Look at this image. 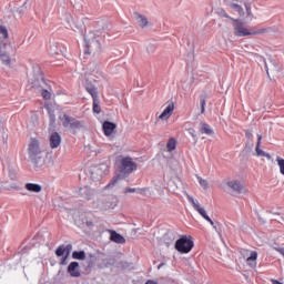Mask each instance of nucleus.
Instances as JSON below:
<instances>
[{
  "mask_svg": "<svg viewBox=\"0 0 284 284\" xmlns=\"http://www.w3.org/2000/svg\"><path fill=\"white\" fill-rule=\"evenodd\" d=\"M276 161H277V165H278V168H280V172H281V174H283V176H284V159L281 158V156H277V158H276Z\"/></svg>",
  "mask_w": 284,
  "mask_h": 284,
  "instance_id": "obj_42",
  "label": "nucleus"
},
{
  "mask_svg": "<svg viewBox=\"0 0 284 284\" xmlns=\"http://www.w3.org/2000/svg\"><path fill=\"white\" fill-rule=\"evenodd\" d=\"M72 258L75 261H85V251H73Z\"/></svg>",
  "mask_w": 284,
  "mask_h": 284,
  "instance_id": "obj_29",
  "label": "nucleus"
},
{
  "mask_svg": "<svg viewBox=\"0 0 284 284\" xmlns=\"http://www.w3.org/2000/svg\"><path fill=\"white\" fill-rule=\"evenodd\" d=\"M145 284H159V282L154 281V280H148L145 282Z\"/></svg>",
  "mask_w": 284,
  "mask_h": 284,
  "instance_id": "obj_56",
  "label": "nucleus"
},
{
  "mask_svg": "<svg viewBox=\"0 0 284 284\" xmlns=\"http://www.w3.org/2000/svg\"><path fill=\"white\" fill-rule=\"evenodd\" d=\"M27 152L29 161L33 164L36 170H39L45 165V158L43 156V151L41 150V142H39L37 138H31Z\"/></svg>",
  "mask_w": 284,
  "mask_h": 284,
  "instance_id": "obj_3",
  "label": "nucleus"
},
{
  "mask_svg": "<svg viewBox=\"0 0 284 284\" xmlns=\"http://www.w3.org/2000/svg\"><path fill=\"white\" fill-rule=\"evenodd\" d=\"M189 132L191 136H193L194 141H199V138L196 136V131L194 129H189Z\"/></svg>",
  "mask_w": 284,
  "mask_h": 284,
  "instance_id": "obj_52",
  "label": "nucleus"
},
{
  "mask_svg": "<svg viewBox=\"0 0 284 284\" xmlns=\"http://www.w3.org/2000/svg\"><path fill=\"white\" fill-rule=\"evenodd\" d=\"M101 101L99 98H93V112L94 114H101Z\"/></svg>",
  "mask_w": 284,
  "mask_h": 284,
  "instance_id": "obj_33",
  "label": "nucleus"
},
{
  "mask_svg": "<svg viewBox=\"0 0 284 284\" xmlns=\"http://www.w3.org/2000/svg\"><path fill=\"white\" fill-rule=\"evenodd\" d=\"M264 68L266 70V74H267V77L270 79V67H267V62L264 63Z\"/></svg>",
  "mask_w": 284,
  "mask_h": 284,
  "instance_id": "obj_55",
  "label": "nucleus"
},
{
  "mask_svg": "<svg viewBox=\"0 0 284 284\" xmlns=\"http://www.w3.org/2000/svg\"><path fill=\"white\" fill-rule=\"evenodd\" d=\"M26 190H28V192H36L37 194H39V192H41V190H43V186H41V184H37V183H27L24 185Z\"/></svg>",
  "mask_w": 284,
  "mask_h": 284,
  "instance_id": "obj_26",
  "label": "nucleus"
},
{
  "mask_svg": "<svg viewBox=\"0 0 284 284\" xmlns=\"http://www.w3.org/2000/svg\"><path fill=\"white\" fill-rule=\"evenodd\" d=\"M68 274L72 276V278H79L81 276V271H79V262H71L67 268Z\"/></svg>",
  "mask_w": 284,
  "mask_h": 284,
  "instance_id": "obj_17",
  "label": "nucleus"
},
{
  "mask_svg": "<svg viewBox=\"0 0 284 284\" xmlns=\"http://www.w3.org/2000/svg\"><path fill=\"white\" fill-rule=\"evenodd\" d=\"M95 33L90 32L89 34H84V54H90V52H102L101 49V31L105 32V30H111L112 24L108 22V20H100L95 22ZM91 50V51H90Z\"/></svg>",
  "mask_w": 284,
  "mask_h": 284,
  "instance_id": "obj_1",
  "label": "nucleus"
},
{
  "mask_svg": "<svg viewBox=\"0 0 284 284\" xmlns=\"http://www.w3.org/2000/svg\"><path fill=\"white\" fill-rule=\"evenodd\" d=\"M172 112H174V103H170L160 114L159 119H161V121L168 120L172 116Z\"/></svg>",
  "mask_w": 284,
  "mask_h": 284,
  "instance_id": "obj_19",
  "label": "nucleus"
},
{
  "mask_svg": "<svg viewBox=\"0 0 284 284\" xmlns=\"http://www.w3.org/2000/svg\"><path fill=\"white\" fill-rule=\"evenodd\" d=\"M189 203H191V205H193V209L195 210V205H199V202L194 201V197H192L191 195L186 196Z\"/></svg>",
  "mask_w": 284,
  "mask_h": 284,
  "instance_id": "obj_49",
  "label": "nucleus"
},
{
  "mask_svg": "<svg viewBox=\"0 0 284 284\" xmlns=\"http://www.w3.org/2000/svg\"><path fill=\"white\" fill-rule=\"evenodd\" d=\"M265 159H268V161L272 159V155L270 153H264Z\"/></svg>",
  "mask_w": 284,
  "mask_h": 284,
  "instance_id": "obj_58",
  "label": "nucleus"
},
{
  "mask_svg": "<svg viewBox=\"0 0 284 284\" xmlns=\"http://www.w3.org/2000/svg\"><path fill=\"white\" fill-rule=\"evenodd\" d=\"M226 185L229 187H231V190L233 192H236V194H242L243 193V185L239 181H236V180L235 181H229L226 183Z\"/></svg>",
  "mask_w": 284,
  "mask_h": 284,
  "instance_id": "obj_21",
  "label": "nucleus"
},
{
  "mask_svg": "<svg viewBox=\"0 0 284 284\" xmlns=\"http://www.w3.org/2000/svg\"><path fill=\"white\" fill-rule=\"evenodd\" d=\"M70 252H72V244L64 245V255L70 256Z\"/></svg>",
  "mask_w": 284,
  "mask_h": 284,
  "instance_id": "obj_47",
  "label": "nucleus"
},
{
  "mask_svg": "<svg viewBox=\"0 0 284 284\" xmlns=\"http://www.w3.org/2000/svg\"><path fill=\"white\" fill-rule=\"evenodd\" d=\"M0 60L2 61L3 65H10L12 62L10 59V53H0Z\"/></svg>",
  "mask_w": 284,
  "mask_h": 284,
  "instance_id": "obj_35",
  "label": "nucleus"
},
{
  "mask_svg": "<svg viewBox=\"0 0 284 284\" xmlns=\"http://www.w3.org/2000/svg\"><path fill=\"white\" fill-rule=\"evenodd\" d=\"M197 181H199L200 185H201L202 187H204V190H207V187H209L207 180H203V178L197 176Z\"/></svg>",
  "mask_w": 284,
  "mask_h": 284,
  "instance_id": "obj_44",
  "label": "nucleus"
},
{
  "mask_svg": "<svg viewBox=\"0 0 284 284\" xmlns=\"http://www.w3.org/2000/svg\"><path fill=\"white\" fill-rule=\"evenodd\" d=\"M68 257H69V255L62 256L60 260V265H68Z\"/></svg>",
  "mask_w": 284,
  "mask_h": 284,
  "instance_id": "obj_53",
  "label": "nucleus"
},
{
  "mask_svg": "<svg viewBox=\"0 0 284 284\" xmlns=\"http://www.w3.org/2000/svg\"><path fill=\"white\" fill-rule=\"evenodd\" d=\"M60 17L65 28L73 30V32H79V34H83V23L74 21L72 13H70L65 8L61 10Z\"/></svg>",
  "mask_w": 284,
  "mask_h": 284,
  "instance_id": "obj_6",
  "label": "nucleus"
},
{
  "mask_svg": "<svg viewBox=\"0 0 284 284\" xmlns=\"http://www.w3.org/2000/svg\"><path fill=\"white\" fill-rule=\"evenodd\" d=\"M49 119H50V123H54V121H57V116L54 115L53 110H49Z\"/></svg>",
  "mask_w": 284,
  "mask_h": 284,
  "instance_id": "obj_48",
  "label": "nucleus"
},
{
  "mask_svg": "<svg viewBox=\"0 0 284 284\" xmlns=\"http://www.w3.org/2000/svg\"><path fill=\"white\" fill-rule=\"evenodd\" d=\"M0 34L2 39H8V28H6V26L0 24Z\"/></svg>",
  "mask_w": 284,
  "mask_h": 284,
  "instance_id": "obj_43",
  "label": "nucleus"
},
{
  "mask_svg": "<svg viewBox=\"0 0 284 284\" xmlns=\"http://www.w3.org/2000/svg\"><path fill=\"white\" fill-rule=\"evenodd\" d=\"M172 112H174V103H170L160 114L159 119H161V121L168 120L172 116Z\"/></svg>",
  "mask_w": 284,
  "mask_h": 284,
  "instance_id": "obj_20",
  "label": "nucleus"
},
{
  "mask_svg": "<svg viewBox=\"0 0 284 284\" xmlns=\"http://www.w3.org/2000/svg\"><path fill=\"white\" fill-rule=\"evenodd\" d=\"M205 221H207V223H210V225H212V226L215 224L214 221L212 220V217H210V216H209V220H205Z\"/></svg>",
  "mask_w": 284,
  "mask_h": 284,
  "instance_id": "obj_57",
  "label": "nucleus"
},
{
  "mask_svg": "<svg viewBox=\"0 0 284 284\" xmlns=\"http://www.w3.org/2000/svg\"><path fill=\"white\" fill-rule=\"evenodd\" d=\"M195 212H197L200 214V216H202V219L205 220H210V215H207V212H205V209L201 207V205H195Z\"/></svg>",
  "mask_w": 284,
  "mask_h": 284,
  "instance_id": "obj_32",
  "label": "nucleus"
},
{
  "mask_svg": "<svg viewBox=\"0 0 284 284\" xmlns=\"http://www.w3.org/2000/svg\"><path fill=\"white\" fill-rule=\"evenodd\" d=\"M268 61L271 63L272 74H274V77H278L284 69L283 63H281L280 61H276L274 58H270Z\"/></svg>",
  "mask_w": 284,
  "mask_h": 284,
  "instance_id": "obj_14",
  "label": "nucleus"
},
{
  "mask_svg": "<svg viewBox=\"0 0 284 284\" xmlns=\"http://www.w3.org/2000/svg\"><path fill=\"white\" fill-rule=\"evenodd\" d=\"M82 223L87 225V227H94V221H92V219H90L89 216H84L82 219Z\"/></svg>",
  "mask_w": 284,
  "mask_h": 284,
  "instance_id": "obj_40",
  "label": "nucleus"
},
{
  "mask_svg": "<svg viewBox=\"0 0 284 284\" xmlns=\"http://www.w3.org/2000/svg\"><path fill=\"white\" fill-rule=\"evenodd\" d=\"M0 128H1V121H0Z\"/></svg>",
  "mask_w": 284,
  "mask_h": 284,
  "instance_id": "obj_62",
  "label": "nucleus"
},
{
  "mask_svg": "<svg viewBox=\"0 0 284 284\" xmlns=\"http://www.w3.org/2000/svg\"><path fill=\"white\" fill-rule=\"evenodd\" d=\"M212 227H214V229H215V232H217V234H220V235H221V233L223 232V231L221 230V223H219V222H216V224H213Z\"/></svg>",
  "mask_w": 284,
  "mask_h": 284,
  "instance_id": "obj_51",
  "label": "nucleus"
},
{
  "mask_svg": "<svg viewBox=\"0 0 284 284\" xmlns=\"http://www.w3.org/2000/svg\"><path fill=\"white\" fill-rule=\"evenodd\" d=\"M134 192H136L138 194H145V190L144 189H132V187H125L124 189V194H134Z\"/></svg>",
  "mask_w": 284,
  "mask_h": 284,
  "instance_id": "obj_34",
  "label": "nucleus"
},
{
  "mask_svg": "<svg viewBox=\"0 0 284 284\" xmlns=\"http://www.w3.org/2000/svg\"><path fill=\"white\" fill-rule=\"evenodd\" d=\"M108 174H110V170L106 164H99L91 170V179L95 182L101 181Z\"/></svg>",
  "mask_w": 284,
  "mask_h": 284,
  "instance_id": "obj_9",
  "label": "nucleus"
},
{
  "mask_svg": "<svg viewBox=\"0 0 284 284\" xmlns=\"http://www.w3.org/2000/svg\"><path fill=\"white\" fill-rule=\"evenodd\" d=\"M139 164L132 161V158L125 156L120 160L118 165V173L111 179L106 187H114L119 181L128 179L132 172H136Z\"/></svg>",
  "mask_w": 284,
  "mask_h": 284,
  "instance_id": "obj_2",
  "label": "nucleus"
},
{
  "mask_svg": "<svg viewBox=\"0 0 284 284\" xmlns=\"http://www.w3.org/2000/svg\"><path fill=\"white\" fill-rule=\"evenodd\" d=\"M261 141H263V135L257 134V143L255 146V152L257 156H265V151L261 150Z\"/></svg>",
  "mask_w": 284,
  "mask_h": 284,
  "instance_id": "obj_27",
  "label": "nucleus"
},
{
  "mask_svg": "<svg viewBox=\"0 0 284 284\" xmlns=\"http://www.w3.org/2000/svg\"><path fill=\"white\" fill-rule=\"evenodd\" d=\"M256 258H258V253L256 251H252L246 261H256Z\"/></svg>",
  "mask_w": 284,
  "mask_h": 284,
  "instance_id": "obj_45",
  "label": "nucleus"
},
{
  "mask_svg": "<svg viewBox=\"0 0 284 284\" xmlns=\"http://www.w3.org/2000/svg\"><path fill=\"white\" fill-rule=\"evenodd\" d=\"M102 130L104 136H112V134H114V130H116V123L106 120L102 123Z\"/></svg>",
  "mask_w": 284,
  "mask_h": 284,
  "instance_id": "obj_15",
  "label": "nucleus"
},
{
  "mask_svg": "<svg viewBox=\"0 0 284 284\" xmlns=\"http://www.w3.org/2000/svg\"><path fill=\"white\" fill-rule=\"evenodd\" d=\"M244 8L246 10V14L250 19L254 17V13H252V3L250 2H244Z\"/></svg>",
  "mask_w": 284,
  "mask_h": 284,
  "instance_id": "obj_39",
  "label": "nucleus"
},
{
  "mask_svg": "<svg viewBox=\"0 0 284 284\" xmlns=\"http://www.w3.org/2000/svg\"><path fill=\"white\" fill-rule=\"evenodd\" d=\"M89 261L87 262V267L92 268L94 267L95 263H97V256L92 255V253L89 254Z\"/></svg>",
  "mask_w": 284,
  "mask_h": 284,
  "instance_id": "obj_38",
  "label": "nucleus"
},
{
  "mask_svg": "<svg viewBox=\"0 0 284 284\" xmlns=\"http://www.w3.org/2000/svg\"><path fill=\"white\" fill-rule=\"evenodd\" d=\"M166 150L168 152H174V150H176V139L174 138L169 139L166 143Z\"/></svg>",
  "mask_w": 284,
  "mask_h": 284,
  "instance_id": "obj_31",
  "label": "nucleus"
},
{
  "mask_svg": "<svg viewBox=\"0 0 284 284\" xmlns=\"http://www.w3.org/2000/svg\"><path fill=\"white\" fill-rule=\"evenodd\" d=\"M216 14H217L219 17H221L222 19H230V21H232V19H234V18L230 17V14H227V12L225 11V9H223V8L217 9V10H216Z\"/></svg>",
  "mask_w": 284,
  "mask_h": 284,
  "instance_id": "obj_36",
  "label": "nucleus"
},
{
  "mask_svg": "<svg viewBox=\"0 0 284 284\" xmlns=\"http://www.w3.org/2000/svg\"><path fill=\"white\" fill-rule=\"evenodd\" d=\"M29 83L31 88H33L34 90H40L45 88V85H48V80H45V75L41 70V65L39 64L33 65V72L31 78L29 79Z\"/></svg>",
  "mask_w": 284,
  "mask_h": 284,
  "instance_id": "obj_5",
  "label": "nucleus"
},
{
  "mask_svg": "<svg viewBox=\"0 0 284 284\" xmlns=\"http://www.w3.org/2000/svg\"><path fill=\"white\" fill-rule=\"evenodd\" d=\"M12 52V44L6 40H0V54L7 53L10 54Z\"/></svg>",
  "mask_w": 284,
  "mask_h": 284,
  "instance_id": "obj_24",
  "label": "nucleus"
},
{
  "mask_svg": "<svg viewBox=\"0 0 284 284\" xmlns=\"http://www.w3.org/2000/svg\"><path fill=\"white\" fill-rule=\"evenodd\" d=\"M148 52H153L154 50H156V47H154V44H151L148 47Z\"/></svg>",
  "mask_w": 284,
  "mask_h": 284,
  "instance_id": "obj_54",
  "label": "nucleus"
},
{
  "mask_svg": "<svg viewBox=\"0 0 284 284\" xmlns=\"http://www.w3.org/2000/svg\"><path fill=\"white\" fill-rule=\"evenodd\" d=\"M134 17L136 20L138 26H140V28H145V26H148L149 21L148 18L139 12H134Z\"/></svg>",
  "mask_w": 284,
  "mask_h": 284,
  "instance_id": "obj_23",
  "label": "nucleus"
},
{
  "mask_svg": "<svg viewBox=\"0 0 284 284\" xmlns=\"http://www.w3.org/2000/svg\"><path fill=\"white\" fill-rule=\"evenodd\" d=\"M110 241L123 245V243H125V237H123V235H121L116 231H111Z\"/></svg>",
  "mask_w": 284,
  "mask_h": 284,
  "instance_id": "obj_22",
  "label": "nucleus"
},
{
  "mask_svg": "<svg viewBox=\"0 0 284 284\" xmlns=\"http://www.w3.org/2000/svg\"><path fill=\"white\" fill-rule=\"evenodd\" d=\"M49 54L57 57V54H65V48L61 42L50 41Z\"/></svg>",
  "mask_w": 284,
  "mask_h": 284,
  "instance_id": "obj_11",
  "label": "nucleus"
},
{
  "mask_svg": "<svg viewBox=\"0 0 284 284\" xmlns=\"http://www.w3.org/2000/svg\"><path fill=\"white\" fill-rule=\"evenodd\" d=\"M176 241V232L169 230L162 237V243L165 247H170V245H174Z\"/></svg>",
  "mask_w": 284,
  "mask_h": 284,
  "instance_id": "obj_12",
  "label": "nucleus"
},
{
  "mask_svg": "<svg viewBox=\"0 0 284 284\" xmlns=\"http://www.w3.org/2000/svg\"><path fill=\"white\" fill-rule=\"evenodd\" d=\"M84 89L91 94L92 99H99V89L90 80H85Z\"/></svg>",
  "mask_w": 284,
  "mask_h": 284,
  "instance_id": "obj_16",
  "label": "nucleus"
},
{
  "mask_svg": "<svg viewBox=\"0 0 284 284\" xmlns=\"http://www.w3.org/2000/svg\"><path fill=\"white\" fill-rule=\"evenodd\" d=\"M77 194L82 201H92V199H94V190L90 186L79 187Z\"/></svg>",
  "mask_w": 284,
  "mask_h": 284,
  "instance_id": "obj_10",
  "label": "nucleus"
},
{
  "mask_svg": "<svg viewBox=\"0 0 284 284\" xmlns=\"http://www.w3.org/2000/svg\"><path fill=\"white\" fill-rule=\"evenodd\" d=\"M42 98L44 99V101H50L52 99V93H50V91H48V89H40Z\"/></svg>",
  "mask_w": 284,
  "mask_h": 284,
  "instance_id": "obj_37",
  "label": "nucleus"
},
{
  "mask_svg": "<svg viewBox=\"0 0 284 284\" xmlns=\"http://www.w3.org/2000/svg\"><path fill=\"white\" fill-rule=\"evenodd\" d=\"M65 255V248H64V245H60L57 247L55 250V256L58 257H61V256H64Z\"/></svg>",
  "mask_w": 284,
  "mask_h": 284,
  "instance_id": "obj_41",
  "label": "nucleus"
},
{
  "mask_svg": "<svg viewBox=\"0 0 284 284\" xmlns=\"http://www.w3.org/2000/svg\"><path fill=\"white\" fill-rule=\"evenodd\" d=\"M174 247L180 254H190L194 248V240H192V236L182 235L175 241Z\"/></svg>",
  "mask_w": 284,
  "mask_h": 284,
  "instance_id": "obj_7",
  "label": "nucleus"
},
{
  "mask_svg": "<svg viewBox=\"0 0 284 284\" xmlns=\"http://www.w3.org/2000/svg\"><path fill=\"white\" fill-rule=\"evenodd\" d=\"M234 37H252V34H265V29H251L245 28V22L242 19H232Z\"/></svg>",
  "mask_w": 284,
  "mask_h": 284,
  "instance_id": "obj_4",
  "label": "nucleus"
},
{
  "mask_svg": "<svg viewBox=\"0 0 284 284\" xmlns=\"http://www.w3.org/2000/svg\"><path fill=\"white\" fill-rule=\"evenodd\" d=\"M273 284H283L282 282H280L278 280H272Z\"/></svg>",
  "mask_w": 284,
  "mask_h": 284,
  "instance_id": "obj_59",
  "label": "nucleus"
},
{
  "mask_svg": "<svg viewBox=\"0 0 284 284\" xmlns=\"http://www.w3.org/2000/svg\"><path fill=\"white\" fill-rule=\"evenodd\" d=\"M254 148V143L252 141H247L244 148L245 152H252V149Z\"/></svg>",
  "mask_w": 284,
  "mask_h": 284,
  "instance_id": "obj_46",
  "label": "nucleus"
},
{
  "mask_svg": "<svg viewBox=\"0 0 284 284\" xmlns=\"http://www.w3.org/2000/svg\"><path fill=\"white\" fill-rule=\"evenodd\" d=\"M225 6L227 8H231V10H234V12H237L240 17H245V10H243V7L234 1L236 0H223Z\"/></svg>",
  "mask_w": 284,
  "mask_h": 284,
  "instance_id": "obj_13",
  "label": "nucleus"
},
{
  "mask_svg": "<svg viewBox=\"0 0 284 284\" xmlns=\"http://www.w3.org/2000/svg\"><path fill=\"white\" fill-rule=\"evenodd\" d=\"M200 132L201 134H207V136H212L214 134V130L206 122L200 123Z\"/></svg>",
  "mask_w": 284,
  "mask_h": 284,
  "instance_id": "obj_25",
  "label": "nucleus"
},
{
  "mask_svg": "<svg viewBox=\"0 0 284 284\" xmlns=\"http://www.w3.org/2000/svg\"><path fill=\"white\" fill-rule=\"evenodd\" d=\"M261 141H263V135L257 134V143L255 146V152L257 156H265V151L261 150Z\"/></svg>",
  "mask_w": 284,
  "mask_h": 284,
  "instance_id": "obj_28",
  "label": "nucleus"
},
{
  "mask_svg": "<svg viewBox=\"0 0 284 284\" xmlns=\"http://www.w3.org/2000/svg\"><path fill=\"white\" fill-rule=\"evenodd\" d=\"M237 3H243V0H236Z\"/></svg>",
  "mask_w": 284,
  "mask_h": 284,
  "instance_id": "obj_61",
  "label": "nucleus"
},
{
  "mask_svg": "<svg viewBox=\"0 0 284 284\" xmlns=\"http://www.w3.org/2000/svg\"><path fill=\"white\" fill-rule=\"evenodd\" d=\"M49 141H50L51 150H57V148H59V145H61V134H59V132L54 131L50 135Z\"/></svg>",
  "mask_w": 284,
  "mask_h": 284,
  "instance_id": "obj_18",
  "label": "nucleus"
},
{
  "mask_svg": "<svg viewBox=\"0 0 284 284\" xmlns=\"http://www.w3.org/2000/svg\"><path fill=\"white\" fill-rule=\"evenodd\" d=\"M163 265H165V263H161V264L158 266V270H161V267H163Z\"/></svg>",
  "mask_w": 284,
  "mask_h": 284,
  "instance_id": "obj_60",
  "label": "nucleus"
},
{
  "mask_svg": "<svg viewBox=\"0 0 284 284\" xmlns=\"http://www.w3.org/2000/svg\"><path fill=\"white\" fill-rule=\"evenodd\" d=\"M62 125L63 128H69V130H72L73 132H75V130H81L85 128V122L64 113Z\"/></svg>",
  "mask_w": 284,
  "mask_h": 284,
  "instance_id": "obj_8",
  "label": "nucleus"
},
{
  "mask_svg": "<svg viewBox=\"0 0 284 284\" xmlns=\"http://www.w3.org/2000/svg\"><path fill=\"white\" fill-rule=\"evenodd\" d=\"M207 102V94L200 95L201 114H205V105Z\"/></svg>",
  "mask_w": 284,
  "mask_h": 284,
  "instance_id": "obj_30",
  "label": "nucleus"
},
{
  "mask_svg": "<svg viewBox=\"0 0 284 284\" xmlns=\"http://www.w3.org/2000/svg\"><path fill=\"white\" fill-rule=\"evenodd\" d=\"M245 136H246V139H247L248 141H253V139H254V134H253L252 131H250V130H246V131H245Z\"/></svg>",
  "mask_w": 284,
  "mask_h": 284,
  "instance_id": "obj_50",
  "label": "nucleus"
}]
</instances>
